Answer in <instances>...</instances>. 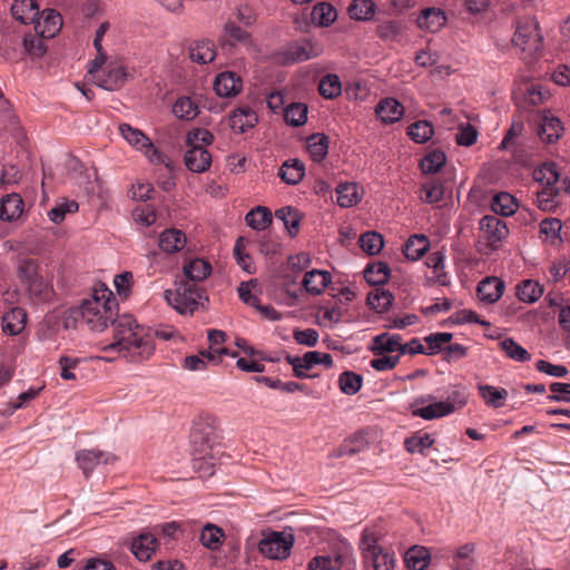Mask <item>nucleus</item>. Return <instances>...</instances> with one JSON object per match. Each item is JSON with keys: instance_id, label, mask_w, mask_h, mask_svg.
Wrapping results in <instances>:
<instances>
[{"instance_id": "obj_1", "label": "nucleus", "mask_w": 570, "mask_h": 570, "mask_svg": "<svg viewBox=\"0 0 570 570\" xmlns=\"http://www.w3.org/2000/svg\"><path fill=\"white\" fill-rule=\"evenodd\" d=\"M117 302L111 291L96 287L90 298L81 304L83 323L92 331L102 332L114 325V342L105 351H116L130 362L148 360L155 351L153 338L139 326L134 316L125 314L115 318Z\"/></svg>"}, {"instance_id": "obj_2", "label": "nucleus", "mask_w": 570, "mask_h": 570, "mask_svg": "<svg viewBox=\"0 0 570 570\" xmlns=\"http://www.w3.org/2000/svg\"><path fill=\"white\" fill-rule=\"evenodd\" d=\"M217 431L215 419L210 415L198 416L190 433L193 466L207 475L214 474L217 450Z\"/></svg>"}, {"instance_id": "obj_3", "label": "nucleus", "mask_w": 570, "mask_h": 570, "mask_svg": "<svg viewBox=\"0 0 570 570\" xmlns=\"http://www.w3.org/2000/svg\"><path fill=\"white\" fill-rule=\"evenodd\" d=\"M166 302L179 314H194L204 302L208 301L205 289L200 284L178 279L173 288L164 293Z\"/></svg>"}, {"instance_id": "obj_4", "label": "nucleus", "mask_w": 570, "mask_h": 570, "mask_svg": "<svg viewBox=\"0 0 570 570\" xmlns=\"http://www.w3.org/2000/svg\"><path fill=\"white\" fill-rule=\"evenodd\" d=\"M542 41L539 22L534 18H527L518 22L512 43L520 48L523 60L537 59L542 48Z\"/></svg>"}, {"instance_id": "obj_5", "label": "nucleus", "mask_w": 570, "mask_h": 570, "mask_svg": "<svg viewBox=\"0 0 570 570\" xmlns=\"http://www.w3.org/2000/svg\"><path fill=\"white\" fill-rule=\"evenodd\" d=\"M533 179L540 183L543 188L538 191V204L543 210H550L554 205V198L560 195L557 184L560 181V174L554 163H546L533 170Z\"/></svg>"}, {"instance_id": "obj_6", "label": "nucleus", "mask_w": 570, "mask_h": 570, "mask_svg": "<svg viewBox=\"0 0 570 570\" xmlns=\"http://www.w3.org/2000/svg\"><path fill=\"white\" fill-rule=\"evenodd\" d=\"M376 542L377 535L375 532L365 529L361 539V549L366 568L372 567L373 570H393L395 561L394 556L380 548Z\"/></svg>"}, {"instance_id": "obj_7", "label": "nucleus", "mask_w": 570, "mask_h": 570, "mask_svg": "<svg viewBox=\"0 0 570 570\" xmlns=\"http://www.w3.org/2000/svg\"><path fill=\"white\" fill-rule=\"evenodd\" d=\"M294 544V537L286 532H271L259 541L258 549L262 554L271 559H286Z\"/></svg>"}, {"instance_id": "obj_8", "label": "nucleus", "mask_w": 570, "mask_h": 570, "mask_svg": "<svg viewBox=\"0 0 570 570\" xmlns=\"http://www.w3.org/2000/svg\"><path fill=\"white\" fill-rule=\"evenodd\" d=\"M120 132L124 138L132 146L141 149L145 155L148 157L149 161L153 164H163L165 163L164 155L154 147L150 139L139 129L132 128L127 124H122L120 127Z\"/></svg>"}, {"instance_id": "obj_9", "label": "nucleus", "mask_w": 570, "mask_h": 570, "mask_svg": "<svg viewBox=\"0 0 570 570\" xmlns=\"http://www.w3.org/2000/svg\"><path fill=\"white\" fill-rule=\"evenodd\" d=\"M116 459L117 458L114 454L96 450H81L76 454V461L86 478L89 476L98 464L114 463Z\"/></svg>"}, {"instance_id": "obj_10", "label": "nucleus", "mask_w": 570, "mask_h": 570, "mask_svg": "<svg viewBox=\"0 0 570 570\" xmlns=\"http://www.w3.org/2000/svg\"><path fill=\"white\" fill-rule=\"evenodd\" d=\"M480 228L484 233L489 245L494 246L497 242L509 235L507 224L495 215H487L480 220Z\"/></svg>"}, {"instance_id": "obj_11", "label": "nucleus", "mask_w": 570, "mask_h": 570, "mask_svg": "<svg viewBox=\"0 0 570 570\" xmlns=\"http://www.w3.org/2000/svg\"><path fill=\"white\" fill-rule=\"evenodd\" d=\"M43 14L42 21L40 19L35 21V30L42 38H53L62 27L61 14L55 9L45 10Z\"/></svg>"}, {"instance_id": "obj_12", "label": "nucleus", "mask_w": 570, "mask_h": 570, "mask_svg": "<svg viewBox=\"0 0 570 570\" xmlns=\"http://www.w3.org/2000/svg\"><path fill=\"white\" fill-rule=\"evenodd\" d=\"M318 351L306 352L303 356L287 355L286 361L293 366L294 375L298 379L315 377V374H307L315 365H318Z\"/></svg>"}, {"instance_id": "obj_13", "label": "nucleus", "mask_w": 570, "mask_h": 570, "mask_svg": "<svg viewBox=\"0 0 570 570\" xmlns=\"http://www.w3.org/2000/svg\"><path fill=\"white\" fill-rule=\"evenodd\" d=\"M504 291V283L498 277H485L476 288L478 297L481 302L493 304L499 301Z\"/></svg>"}, {"instance_id": "obj_14", "label": "nucleus", "mask_w": 570, "mask_h": 570, "mask_svg": "<svg viewBox=\"0 0 570 570\" xmlns=\"http://www.w3.org/2000/svg\"><path fill=\"white\" fill-rule=\"evenodd\" d=\"M128 79V73L125 68L116 62H110L107 67V72L104 78H98L96 83L109 91L120 89Z\"/></svg>"}, {"instance_id": "obj_15", "label": "nucleus", "mask_w": 570, "mask_h": 570, "mask_svg": "<svg viewBox=\"0 0 570 570\" xmlns=\"http://www.w3.org/2000/svg\"><path fill=\"white\" fill-rule=\"evenodd\" d=\"M157 548L156 534L142 532L131 542V551L139 561H148Z\"/></svg>"}, {"instance_id": "obj_16", "label": "nucleus", "mask_w": 570, "mask_h": 570, "mask_svg": "<svg viewBox=\"0 0 570 570\" xmlns=\"http://www.w3.org/2000/svg\"><path fill=\"white\" fill-rule=\"evenodd\" d=\"M214 89L219 97H233L242 90V80L236 73L225 71L216 77Z\"/></svg>"}, {"instance_id": "obj_17", "label": "nucleus", "mask_w": 570, "mask_h": 570, "mask_svg": "<svg viewBox=\"0 0 570 570\" xmlns=\"http://www.w3.org/2000/svg\"><path fill=\"white\" fill-rule=\"evenodd\" d=\"M402 336L400 334L382 333L372 338L371 351L374 355L399 352L401 354Z\"/></svg>"}, {"instance_id": "obj_18", "label": "nucleus", "mask_w": 570, "mask_h": 570, "mask_svg": "<svg viewBox=\"0 0 570 570\" xmlns=\"http://www.w3.org/2000/svg\"><path fill=\"white\" fill-rule=\"evenodd\" d=\"M184 161L190 171L204 173L212 164V155L204 147H194L186 151Z\"/></svg>"}, {"instance_id": "obj_19", "label": "nucleus", "mask_w": 570, "mask_h": 570, "mask_svg": "<svg viewBox=\"0 0 570 570\" xmlns=\"http://www.w3.org/2000/svg\"><path fill=\"white\" fill-rule=\"evenodd\" d=\"M322 48L312 43L309 40H304L302 43H294L288 47L286 51V60L289 62H301L309 60L311 58L318 57Z\"/></svg>"}, {"instance_id": "obj_20", "label": "nucleus", "mask_w": 570, "mask_h": 570, "mask_svg": "<svg viewBox=\"0 0 570 570\" xmlns=\"http://www.w3.org/2000/svg\"><path fill=\"white\" fill-rule=\"evenodd\" d=\"M425 265L432 269V275L428 276V282L448 286L450 278L444 269V257L442 252H431L425 258Z\"/></svg>"}, {"instance_id": "obj_21", "label": "nucleus", "mask_w": 570, "mask_h": 570, "mask_svg": "<svg viewBox=\"0 0 570 570\" xmlns=\"http://www.w3.org/2000/svg\"><path fill=\"white\" fill-rule=\"evenodd\" d=\"M23 212V200L19 194L12 193L0 199V219L13 222Z\"/></svg>"}, {"instance_id": "obj_22", "label": "nucleus", "mask_w": 570, "mask_h": 570, "mask_svg": "<svg viewBox=\"0 0 570 570\" xmlns=\"http://www.w3.org/2000/svg\"><path fill=\"white\" fill-rule=\"evenodd\" d=\"M445 23V13L439 8H425L417 18V26L430 32L439 31Z\"/></svg>"}, {"instance_id": "obj_23", "label": "nucleus", "mask_w": 570, "mask_h": 570, "mask_svg": "<svg viewBox=\"0 0 570 570\" xmlns=\"http://www.w3.org/2000/svg\"><path fill=\"white\" fill-rule=\"evenodd\" d=\"M375 112L383 122L393 124L402 118L404 107L394 98H385L379 102Z\"/></svg>"}, {"instance_id": "obj_24", "label": "nucleus", "mask_w": 570, "mask_h": 570, "mask_svg": "<svg viewBox=\"0 0 570 570\" xmlns=\"http://www.w3.org/2000/svg\"><path fill=\"white\" fill-rule=\"evenodd\" d=\"M331 281L332 277L328 272L312 269L305 274L303 286L307 293L318 295L331 284Z\"/></svg>"}, {"instance_id": "obj_25", "label": "nucleus", "mask_w": 570, "mask_h": 570, "mask_svg": "<svg viewBox=\"0 0 570 570\" xmlns=\"http://www.w3.org/2000/svg\"><path fill=\"white\" fill-rule=\"evenodd\" d=\"M11 14L21 23L35 22L39 14V7L36 0H14L11 6Z\"/></svg>"}, {"instance_id": "obj_26", "label": "nucleus", "mask_w": 570, "mask_h": 570, "mask_svg": "<svg viewBox=\"0 0 570 570\" xmlns=\"http://www.w3.org/2000/svg\"><path fill=\"white\" fill-rule=\"evenodd\" d=\"M257 124V116L255 111L248 107L243 106L237 108L230 116V127L233 130L240 134L253 128Z\"/></svg>"}, {"instance_id": "obj_27", "label": "nucleus", "mask_w": 570, "mask_h": 570, "mask_svg": "<svg viewBox=\"0 0 570 570\" xmlns=\"http://www.w3.org/2000/svg\"><path fill=\"white\" fill-rule=\"evenodd\" d=\"M275 218L281 220L291 237H295L299 232V225L303 215L299 210L292 206H285L277 209L274 214Z\"/></svg>"}, {"instance_id": "obj_28", "label": "nucleus", "mask_w": 570, "mask_h": 570, "mask_svg": "<svg viewBox=\"0 0 570 570\" xmlns=\"http://www.w3.org/2000/svg\"><path fill=\"white\" fill-rule=\"evenodd\" d=\"M563 131L562 124L559 118L544 115L539 125L538 135L542 141L556 142Z\"/></svg>"}, {"instance_id": "obj_29", "label": "nucleus", "mask_w": 570, "mask_h": 570, "mask_svg": "<svg viewBox=\"0 0 570 570\" xmlns=\"http://www.w3.org/2000/svg\"><path fill=\"white\" fill-rule=\"evenodd\" d=\"M184 278L186 282H195L199 284L212 273V265L202 259L195 258L184 265Z\"/></svg>"}, {"instance_id": "obj_30", "label": "nucleus", "mask_w": 570, "mask_h": 570, "mask_svg": "<svg viewBox=\"0 0 570 570\" xmlns=\"http://www.w3.org/2000/svg\"><path fill=\"white\" fill-rule=\"evenodd\" d=\"M26 321V312L20 307H13L2 316V330L9 335H17L24 328Z\"/></svg>"}, {"instance_id": "obj_31", "label": "nucleus", "mask_w": 570, "mask_h": 570, "mask_svg": "<svg viewBox=\"0 0 570 570\" xmlns=\"http://www.w3.org/2000/svg\"><path fill=\"white\" fill-rule=\"evenodd\" d=\"M305 175V166L298 159L286 160L278 170L279 178L288 185H297Z\"/></svg>"}, {"instance_id": "obj_32", "label": "nucleus", "mask_w": 570, "mask_h": 570, "mask_svg": "<svg viewBox=\"0 0 570 570\" xmlns=\"http://www.w3.org/2000/svg\"><path fill=\"white\" fill-rule=\"evenodd\" d=\"M189 57L197 63H209L216 57L215 45L210 40L195 41L189 48Z\"/></svg>"}, {"instance_id": "obj_33", "label": "nucleus", "mask_w": 570, "mask_h": 570, "mask_svg": "<svg viewBox=\"0 0 570 570\" xmlns=\"http://www.w3.org/2000/svg\"><path fill=\"white\" fill-rule=\"evenodd\" d=\"M245 222L255 230H264L272 224L273 214L265 206H256L246 214Z\"/></svg>"}, {"instance_id": "obj_34", "label": "nucleus", "mask_w": 570, "mask_h": 570, "mask_svg": "<svg viewBox=\"0 0 570 570\" xmlns=\"http://www.w3.org/2000/svg\"><path fill=\"white\" fill-rule=\"evenodd\" d=\"M367 445L366 435L363 432H357L345 440L344 443L333 452V456L354 455L363 452Z\"/></svg>"}, {"instance_id": "obj_35", "label": "nucleus", "mask_w": 570, "mask_h": 570, "mask_svg": "<svg viewBox=\"0 0 570 570\" xmlns=\"http://www.w3.org/2000/svg\"><path fill=\"white\" fill-rule=\"evenodd\" d=\"M405 562L411 570H425L431 562L430 550L425 547H412L405 553Z\"/></svg>"}, {"instance_id": "obj_36", "label": "nucleus", "mask_w": 570, "mask_h": 570, "mask_svg": "<svg viewBox=\"0 0 570 570\" xmlns=\"http://www.w3.org/2000/svg\"><path fill=\"white\" fill-rule=\"evenodd\" d=\"M358 190L360 187L355 183H341L336 187L337 204L344 208L355 206L362 198Z\"/></svg>"}, {"instance_id": "obj_37", "label": "nucleus", "mask_w": 570, "mask_h": 570, "mask_svg": "<svg viewBox=\"0 0 570 570\" xmlns=\"http://www.w3.org/2000/svg\"><path fill=\"white\" fill-rule=\"evenodd\" d=\"M337 18L335 8L328 2H318L314 6L311 19L318 27H328Z\"/></svg>"}, {"instance_id": "obj_38", "label": "nucleus", "mask_w": 570, "mask_h": 570, "mask_svg": "<svg viewBox=\"0 0 570 570\" xmlns=\"http://www.w3.org/2000/svg\"><path fill=\"white\" fill-rule=\"evenodd\" d=\"M57 317L62 330H75L79 323H83V312L81 305L72 306L62 311L52 313Z\"/></svg>"}, {"instance_id": "obj_39", "label": "nucleus", "mask_w": 570, "mask_h": 570, "mask_svg": "<svg viewBox=\"0 0 570 570\" xmlns=\"http://www.w3.org/2000/svg\"><path fill=\"white\" fill-rule=\"evenodd\" d=\"M478 391L485 404L494 409L503 406L508 397V391L505 389H498L488 384L479 385Z\"/></svg>"}, {"instance_id": "obj_40", "label": "nucleus", "mask_w": 570, "mask_h": 570, "mask_svg": "<svg viewBox=\"0 0 570 570\" xmlns=\"http://www.w3.org/2000/svg\"><path fill=\"white\" fill-rule=\"evenodd\" d=\"M187 244L186 235L177 228L164 230L159 236V249H185Z\"/></svg>"}, {"instance_id": "obj_41", "label": "nucleus", "mask_w": 570, "mask_h": 570, "mask_svg": "<svg viewBox=\"0 0 570 570\" xmlns=\"http://www.w3.org/2000/svg\"><path fill=\"white\" fill-rule=\"evenodd\" d=\"M328 136L316 132L307 138V150L314 161H322L328 153Z\"/></svg>"}, {"instance_id": "obj_42", "label": "nucleus", "mask_w": 570, "mask_h": 570, "mask_svg": "<svg viewBox=\"0 0 570 570\" xmlns=\"http://www.w3.org/2000/svg\"><path fill=\"white\" fill-rule=\"evenodd\" d=\"M452 407L453 406L445 404L444 401H435L429 405L414 410L413 415L424 420H435L452 414Z\"/></svg>"}, {"instance_id": "obj_43", "label": "nucleus", "mask_w": 570, "mask_h": 570, "mask_svg": "<svg viewBox=\"0 0 570 570\" xmlns=\"http://www.w3.org/2000/svg\"><path fill=\"white\" fill-rule=\"evenodd\" d=\"M543 294V286L532 279H524L517 286V296L521 302L534 303Z\"/></svg>"}, {"instance_id": "obj_44", "label": "nucleus", "mask_w": 570, "mask_h": 570, "mask_svg": "<svg viewBox=\"0 0 570 570\" xmlns=\"http://www.w3.org/2000/svg\"><path fill=\"white\" fill-rule=\"evenodd\" d=\"M562 223L558 218H546L540 223V234L544 242L550 240V246H560L562 238L560 230Z\"/></svg>"}, {"instance_id": "obj_45", "label": "nucleus", "mask_w": 570, "mask_h": 570, "mask_svg": "<svg viewBox=\"0 0 570 570\" xmlns=\"http://www.w3.org/2000/svg\"><path fill=\"white\" fill-rule=\"evenodd\" d=\"M61 330L59 321H57V317L50 313L39 325L36 335L41 342H56Z\"/></svg>"}, {"instance_id": "obj_46", "label": "nucleus", "mask_w": 570, "mask_h": 570, "mask_svg": "<svg viewBox=\"0 0 570 570\" xmlns=\"http://www.w3.org/2000/svg\"><path fill=\"white\" fill-rule=\"evenodd\" d=\"M390 277V267L386 263L368 264L364 269V278L371 285H383Z\"/></svg>"}, {"instance_id": "obj_47", "label": "nucleus", "mask_w": 570, "mask_h": 570, "mask_svg": "<svg viewBox=\"0 0 570 570\" xmlns=\"http://www.w3.org/2000/svg\"><path fill=\"white\" fill-rule=\"evenodd\" d=\"M376 6L373 0H353L348 6V14L357 21L371 20L375 13Z\"/></svg>"}, {"instance_id": "obj_48", "label": "nucleus", "mask_w": 570, "mask_h": 570, "mask_svg": "<svg viewBox=\"0 0 570 570\" xmlns=\"http://www.w3.org/2000/svg\"><path fill=\"white\" fill-rule=\"evenodd\" d=\"M405 24L397 20H387L376 27V35L382 41H399Z\"/></svg>"}, {"instance_id": "obj_49", "label": "nucleus", "mask_w": 570, "mask_h": 570, "mask_svg": "<svg viewBox=\"0 0 570 570\" xmlns=\"http://www.w3.org/2000/svg\"><path fill=\"white\" fill-rule=\"evenodd\" d=\"M492 210L501 216L513 215L518 208L515 198L509 193H499L491 203Z\"/></svg>"}, {"instance_id": "obj_50", "label": "nucleus", "mask_w": 570, "mask_h": 570, "mask_svg": "<svg viewBox=\"0 0 570 570\" xmlns=\"http://www.w3.org/2000/svg\"><path fill=\"white\" fill-rule=\"evenodd\" d=\"M446 155L441 149H433L420 160V168L424 174H435L445 165Z\"/></svg>"}, {"instance_id": "obj_51", "label": "nucleus", "mask_w": 570, "mask_h": 570, "mask_svg": "<svg viewBox=\"0 0 570 570\" xmlns=\"http://www.w3.org/2000/svg\"><path fill=\"white\" fill-rule=\"evenodd\" d=\"M500 348L515 362L524 363L531 360V354L511 337L503 338Z\"/></svg>"}, {"instance_id": "obj_52", "label": "nucleus", "mask_w": 570, "mask_h": 570, "mask_svg": "<svg viewBox=\"0 0 570 570\" xmlns=\"http://www.w3.org/2000/svg\"><path fill=\"white\" fill-rule=\"evenodd\" d=\"M368 306L377 313H383L390 308L394 301V296L384 289L376 288L367 295Z\"/></svg>"}, {"instance_id": "obj_53", "label": "nucleus", "mask_w": 570, "mask_h": 570, "mask_svg": "<svg viewBox=\"0 0 570 570\" xmlns=\"http://www.w3.org/2000/svg\"><path fill=\"white\" fill-rule=\"evenodd\" d=\"M318 92L325 99H334L342 92L341 80L337 75L328 73L318 83Z\"/></svg>"}, {"instance_id": "obj_54", "label": "nucleus", "mask_w": 570, "mask_h": 570, "mask_svg": "<svg viewBox=\"0 0 570 570\" xmlns=\"http://www.w3.org/2000/svg\"><path fill=\"white\" fill-rule=\"evenodd\" d=\"M308 108L305 104L293 102L284 110L285 121L294 127L302 126L307 120Z\"/></svg>"}, {"instance_id": "obj_55", "label": "nucleus", "mask_w": 570, "mask_h": 570, "mask_svg": "<svg viewBox=\"0 0 570 570\" xmlns=\"http://www.w3.org/2000/svg\"><path fill=\"white\" fill-rule=\"evenodd\" d=\"M433 134V125L426 120L415 121L407 127V135L416 144L426 142Z\"/></svg>"}, {"instance_id": "obj_56", "label": "nucleus", "mask_w": 570, "mask_h": 570, "mask_svg": "<svg viewBox=\"0 0 570 570\" xmlns=\"http://www.w3.org/2000/svg\"><path fill=\"white\" fill-rule=\"evenodd\" d=\"M173 112L179 119L191 120L198 115L199 110L189 97H180L174 104Z\"/></svg>"}, {"instance_id": "obj_57", "label": "nucleus", "mask_w": 570, "mask_h": 570, "mask_svg": "<svg viewBox=\"0 0 570 570\" xmlns=\"http://www.w3.org/2000/svg\"><path fill=\"white\" fill-rule=\"evenodd\" d=\"M433 443L434 440L429 433L417 432L407 438L404 445L410 453H424Z\"/></svg>"}, {"instance_id": "obj_58", "label": "nucleus", "mask_w": 570, "mask_h": 570, "mask_svg": "<svg viewBox=\"0 0 570 570\" xmlns=\"http://www.w3.org/2000/svg\"><path fill=\"white\" fill-rule=\"evenodd\" d=\"M363 383V377L351 371L343 372L338 377L340 389L344 394L354 395L356 394Z\"/></svg>"}, {"instance_id": "obj_59", "label": "nucleus", "mask_w": 570, "mask_h": 570, "mask_svg": "<svg viewBox=\"0 0 570 570\" xmlns=\"http://www.w3.org/2000/svg\"><path fill=\"white\" fill-rule=\"evenodd\" d=\"M224 533L220 528L214 524H207L204 527L200 533V542L208 549L215 550L218 549Z\"/></svg>"}, {"instance_id": "obj_60", "label": "nucleus", "mask_w": 570, "mask_h": 570, "mask_svg": "<svg viewBox=\"0 0 570 570\" xmlns=\"http://www.w3.org/2000/svg\"><path fill=\"white\" fill-rule=\"evenodd\" d=\"M469 400V393L466 389L463 386H453L449 392L444 400L445 404H449L452 407V413L464 407Z\"/></svg>"}, {"instance_id": "obj_61", "label": "nucleus", "mask_w": 570, "mask_h": 570, "mask_svg": "<svg viewBox=\"0 0 570 570\" xmlns=\"http://www.w3.org/2000/svg\"><path fill=\"white\" fill-rule=\"evenodd\" d=\"M255 381L258 382V383H263V384H265L266 386H268L271 389L281 390V391L286 392V393H294L296 391H302L303 390V385H301L299 383L294 382V381L282 382L278 379L274 380V379L268 377V376H256Z\"/></svg>"}, {"instance_id": "obj_62", "label": "nucleus", "mask_w": 570, "mask_h": 570, "mask_svg": "<svg viewBox=\"0 0 570 570\" xmlns=\"http://www.w3.org/2000/svg\"><path fill=\"white\" fill-rule=\"evenodd\" d=\"M214 140L213 134L205 128H197L187 134L186 144L189 148L210 145Z\"/></svg>"}, {"instance_id": "obj_63", "label": "nucleus", "mask_w": 570, "mask_h": 570, "mask_svg": "<svg viewBox=\"0 0 570 570\" xmlns=\"http://www.w3.org/2000/svg\"><path fill=\"white\" fill-rule=\"evenodd\" d=\"M357 245L360 246V249H383L385 243L380 233L368 230L358 237Z\"/></svg>"}, {"instance_id": "obj_64", "label": "nucleus", "mask_w": 570, "mask_h": 570, "mask_svg": "<svg viewBox=\"0 0 570 570\" xmlns=\"http://www.w3.org/2000/svg\"><path fill=\"white\" fill-rule=\"evenodd\" d=\"M45 39L41 36H26L23 39L24 50L32 58H40L47 52V47L45 45Z\"/></svg>"}]
</instances>
